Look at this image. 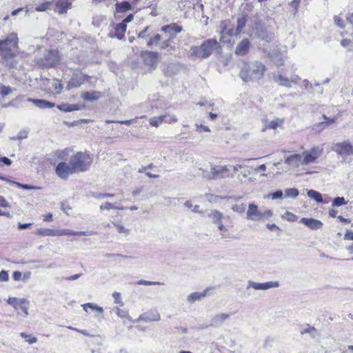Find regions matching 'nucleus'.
I'll return each instance as SVG.
<instances>
[{"mask_svg": "<svg viewBox=\"0 0 353 353\" xmlns=\"http://www.w3.org/2000/svg\"><path fill=\"white\" fill-rule=\"evenodd\" d=\"M250 42L248 39H243L240 41L235 49V54L238 56H245L249 51Z\"/></svg>", "mask_w": 353, "mask_h": 353, "instance_id": "16", "label": "nucleus"}, {"mask_svg": "<svg viewBox=\"0 0 353 353\" xmlns=\"http://www.w3.org/2000/svg\"><path fill=\"white\" fill-rule=\"evenodd\" d=\"M126 31V25L124 23H120L116 26L114 28V36L121 39L125 34V32Z\"/></svg>", "mask_w": 353, "mask_h": 353, "instance_id": "32", "label": "nucleus"}, {"mask_svg": "<svg viewBox=\"0 0 353 353\" xmlns=\"http://www.w3.org/2000/svg\"><path fill=\"white\" fill-rule=\"evenodd\" d=\"M0 206L2 207V208H9V207H10L9 203L2 196H0Z\"/></svg>", "mask_w": 353, "mask_h": 353, "instance_id": "59", "label": "nucleus"}, {"mask_svg": "<svg viewBox=\"0 0 353 353\" xmlns=\"http://www.w3.org/2000/svg\"><path fill=\"white\" fill-rule=\"evenodd\" d=\"M28 101L32 102L34 103L37 107L41 108V109H46V108H52L55 106L54 103L52 102H50L43 99H34L28 98L27 99Z\"/></svg>", "mask_w": 353, "mask_h": 353, "instance_id": "25", "label": "nucleus"}, {"mask_svg": "<svg viewBox=\"0 0 353 353\" xmlns=\"http://www.w3.org/2000/svg\"><path fill=\"white\" fill-rule=\"evenodd\" d=\"M19 39L17 34L12 32L4 39H0V51L4 52H13L12 50L18 47Z\"/></svg>", "mask_w": 353, "mask_h": 353, "instance_id": "8", "label": "nucleus"}, {"mask_svg": "<svg viewBox=\"0 0 353 353\" xmlns=\"http://www.w3.org/2000/svg\"><path fill=\"white\" fill-rule=\"evenodd\" d=\"M159 54L157 52L151 51H144L141 53V57L144 63L150 67L154 66L158 60Z\"/></svg>", "mask_w": 353, "mask_h": 353, "instance_id": "15", "label": "nucleus"}, {"mask_svg": "<svg viewBox=\"0 0 353 353\" xmlns=\"http://www.w3.org/2000/svg\"><path fill=\"white\" fill-rule=\"evenodd\" d=\"M56 174L62 179H66L69 175L75 174V171L70 164V160L68 163L61 162L55 168Z\"/></svg>", "mask_w": 353, "mask_h": 353, "instance_id": "11", "label": "nucleus"}, {"mask_svg": "<svg viewBox=\"0 0 353 353\" xmlns=\"http://www.w3.org/2000/svg\"><path fill=\"white\" fill-rule=\"evenodd\" d=\"M2 163L6 165H10L12 164L11 160L8 157H0V165H2Z\"/></svg>", "mask_w": 353, "mask_h": 353, "instance_id": "62", "label": "nucleus"}, {"mask_svg": "<svg viewBox=\"0 0 353 353\" xmlns=\"http://www.w3.org/2000/svg\"><path fill=\"white\" fill-rule=\"evenodd\" d=\"M301 334L309 333L311 335L314 336L316 334V330L315 329V327L307 325L305 328L303 329L301 331Z\"/></svg>", "mask_w": 353, "mask_h": 353, "instance_id": "48", "label": "nucleus"}, {"mask_svg": "<svg viewBox=\"0 0 353 353\" xmlns=\"http://www.w3.org/2000/svg\"><path fill=\"white\" fill-rule=\"evenodd\" d=\"M113 225L116 227L119 233L123 234L125 236L129 234L130 230L125 228L123 225L117 223H113Z\"/></svg>", "mask_w": 353, "mask_h": 353, "instance_id": "45", "label": "nucleus"}, {"mask_svg": "<svg viewBox=\"0 0 353 353\" xmlns=\"http://www.w3.org/2000/svg\"><path fill=\"white\" fill-rule=\"evenodd\" d=\"M8 303L12 305L15 309L19 307L23 303H26V299H18L15 297H10L8 301Z\"/></svg>", "mask_w": 353, "mask_h": 353, "instance_id": "37", "label": "nucleus"}, {"mask_svg": "<svg viewBox=\"0 0 353 353\" xmlns=\"http://www.w3.org/2000/svg\"><path fill=\"white\" fill-rule=\"evenodd\" d=\"M178 119L176 117V116L170 114H165L163 115L158 116V117H154L150 119V124L155 128H158L160 125L162 123H172L177 122Z\"/></svg>", "mask_w": 353, "mask_h": 353, "instance_id": "12", "label": "nucleus"}, {"mask_svg": "<svg viewBox=\"0 0 353 353\" xmlns=\"http://www.w3.org/2000/svg\"><path fill=\"white\" fill-rule=\"evenodd\" d=\"M117 314L121 318H128L129 315L127 311L117 307Z\"/></svg>", "mask_w": 353, "mask_h": 353, "instance_id": "54", "label": "nucleus"}, {"mask_svg": "<svg viewBox=\"0 0 353 353\" xmlns=\"http://www.w3.org/2000/svg\"><path fill=\"white\" fill-rule=\"evenodd\" d=\"M56 9L55 12H57L60 14H65L68 10L72 8L71 3L68 2L67 0H58L55 3Z\"/></svg>", "mask_w": 353, "mask_h": 353, "instance_id": "21", "label": "nucleus"}, {"mask_svg": "<svg viewBox=\"0 0 353 353\" xmlns=\"http://www.w3.org/2000/svg\"><path fill=\"white\" fill-rule=\"evenodd\" d=\"M265 71V66L259 61L245 63L239 72V77L245 82L253 81L262 78Z\"/></svg>", "mask_w": 353, "mask_h": 353, "instance_id": "2", "label": "nucleus"}, {"mask_svg": "<svg viewBox=\"0 0 353 353\" xmlns=\"http://www.w3.org/2000/svg\"><path fill=\"white\" fill-rule=\"evenodd\" d=\"M60 61V56L58 50H46L43 57L37 59V63L43 66L52 67Z\"/></svg>", "mask_w": 353, "mask_h": 353, "instance_id": "7", "label": "nucleus"}, {"mask_svg": "<svg viewBox=\"0 0 353 353\" xmlns=\"http://www.w3.org/2000/svg\"><path fill=\"white\" fill-rule=\"evenodd\" d=\"M212 288H206L203 292H195L190 294H189L187 297V301L190 303H194L196 301H201L204 297H205L207 295L210 294V292L211 291Z\"/></svg>", "mask_w": 353, "mask_h": 353, "instance_id": "18", "label": "nucleus"}, {"mask_svg": "<svg viewBox=\"0 0 353 353\" xmlns=\"http://www.w3.org/2000/svg\"><path fill=\"white\" fill-rule=\"evenodd\" d=\"M208 216L216 227L223 224L222 219L223 218V214L222 212L218 210H212L209 214Z\"/></svg>", "mask_w": 353, "mask_h": 353, "instance_id": "27", "label": "nucleus"}, {"mask_svg": "<svg viewBox=\"0 0 353 353\" xmlns=\"http://www.w3.org/2000/svg\"><path fill=\"white\" fill-rule=\"evenodd\" d=\"M5 181L8 182L10 184L15 185L18 188H22L23 190H39L40 187L27 185V184H23L19 182H16L10 179H6V180H4Z\"/></svg>", "mask_w": 353, "mask_h": 353, "instance_id": "34", "label": "nucleus"}, {"mask_svg": "<svg viewBox=\"0 0 353 353\" xmlns=\"http://www.w3.org/2000/svg\"><path fill=\"white\" fill-rule=\"evenodd\" d=\"M150 27L146 26L144 30L141 32H140L138 34V37L139 38H147L149 37V34H148V32L149 30Z\"/></svg>", "mask_w": 353, "mask_h": 353, "instance_id": "56", "label": "nucleus"}, {"mask_svg": "<svg viewBox=\"0 0 353 353\" xmlns=\"http://www.w3.org/2000/svg\"><path fill=\"white\" fill-rule=\"evenodd\" d=\"M279 286V281H268L265 283H257L253 281H248L246 289L253 288L255 290H267L270 288H278Z\"/></svg>", "mask_w": 353, "mask_h": 353, "instance_id": "13", "label": "nucleus"}, {"mask_svg": "<svg viewBox=\"0 0 353 353\" xmlns=\"http://www.w3.org/2000/svg\"><path fill=\"white\" fill-rule=\"evenodd\" d=\"M345 204L346 201L343 197H336L332 202L333 206H341Z\"/></svg>", "mask_w": 353, "mask_h": 353, "instance_id": "49", "label": "nucleus"}, {"mask_svg": "<svg viewBox=\"0 0 353 353\" xmlns=\"http://www.w3.org/2000/svg\"><path fill=\"white\" fill-rule=\"evenodd\" d=\"M284 120L283 119L274 118L272 121L265 120L262 131L264 132L268 129L276 130L279 127L283 125Z\"/></svg>", "mask_w": 353, "mask_h": 353, "instance_id": "19", "label": "nucleus"}, {"mask_svg": "<svg viewBox=\"0 0 353 353\" xmlns=\"http://www.w3.org/2000/svg\"><path fill=\"white\" fill-rule=\"evenodd\" d=\"M334 23L335 24L339 26V28H343L344 27V22L338 16L334 17Z\"/></svg>", "mask_w": 353, "mask_h": 353, "instance_id": "58", "label": "nucleus"}, {"mask_svg": "<svg viewBox=\"0 0 353 353\" xmlns=\"http://www.w3.org/2000/svg\"><path fill=\"white\" fill-rule=\"evenodd\" d=\"M272 79L279 85L287 88L291 87V82L296 83L300 79L296 75H294L291 79H288L284 77L281 72H274L272 75Z\"/></svg>", "mask_w": 353, "mask_h": 353, "instance_id": "14", "label": "nucleus"}, {"mask_svg": "<svg viewBox=\"0 0 353 353\" xmlns=\"http://www.w3.org/2000/svg\"><path fill=\"white\" fill-rule=\"evenodd\" d=\"M34 234L41 236H59L65 235H80L87 236L93 235L96 233L92 231H79L75 232L69 229H49V228H38Z\"/></svg>", "mask_w": 353, "mask_h": 353, "instance_id": "5", "label": "nucleus"}, {"mask_svg": "<svg viewBox=\"0 0 353 353\" xmlns=\"http://www.w3.org/2000/svg\"><path fill=\"white\" fill-rule=\"evenodd\" d=\"M245 208H246V205L244 203L236 204V205H234L232 207V210L234 212H238V213H243V212H244L245 210Z\"/></svg>", "mask_w": 353, "mask_h": 353, "instance_id": "46", "label": "nucleus"}, {"mask_svg": "<svg viewBox=\"0 0 353 353\" xmlns=\"http://www.w3.org/2000/svg\"><path fill=\"white\" fill-rule=\"evenodd\" d=\"M229 317V314L219 313L214 315L211 320V325L215 327L221 325Z\"/></svg>", "mask_w": 353, "mask_h": 353, "instance_id": "30", "label": "nucleus"}, {"mask_svg": "<svg viewBox=\"0 0 353 353\" xmlns=\"http://www.w3.org/2000/svg\"><path fill=\"white\" fill-rule=\"evenodd\" d=\"M229 168L227 165L212 166L210 173L208 176L209 179H214L215 176L223 174L229 171Z\"/></svg>", "mask_w": 353, "mask_h": 353, "instance_id": "24", "label": "nucleus"}, {"mask_svg": "<svg viewBox=\"0 0 353 353\" xmlns=\"http://www.w3.org/2000/svg\"><path fill=\"white\" fill-rule=\"evenodd\" d=\"M299 190L296 188H288L285 190L286 197L296 198L299 195Z\"/></svg>", "mask_w": 353, "mask_h": 353, "instance_id": "42", "label": "nucleus"}, {"mask_svg": "<svg viewBox=\"0 0 353 353\" xmlns=\"http://www.w3.org/2000/svg\"><path fill=\"white\" fill-rule=\"evenodd\" d=\"M332 150L343 158L353 155V143L349 140L334 143Z\"/></svg>", "mask_w": 353, "mask_h": 353, "instance_id": "9", "label": "nucleus"}, {"mask_svg": "<svg viewBox=\"0 0 353 353\" xmlns=\"http://www.w3.org/2000/svg\"><path fill=\"white\" fill-rule=\"evenodd\" d=\"M195 127L196 128V131L199 132H201V131H204V132H210V128L206 125L196 123Z\"/></svg>", "mask_w": 353, "mask_h": 353, "instance_id": "51", "label": "nucleus"}, {"mask_svg": "<svg viewBox=\"0 0 353 353\" xmlns=\"http://www.w3.org/2000/svg\"><path fill=\"white\" fill-rule=\"evenodd\" d=\"M16 54L14 52L3 53V63L7 66L14 68L17 65V61L14 59Z\"/></svg>", "mask_w": 353, "mask_h": 353, "instance_id": "22", "label": "nucleus"}, {"mask_svg": "<svg viewBox=\"0 0 353 353\" xmlns=\"http://www.w3.org/2000/svg\"><path fill=\"white\" fill-rule=\"evenodd\" d=\"M9 279V276L6 270L0 272V281H7Z\"/></svg>", "mask_w": 353, "mask_h": 353, "instance_id": "57", "label": "nucleus"}, {"mask_svg": "<svg viewBox=\"0 0 353 353\" xmlns=\"http://www.w3.org/2000/svg\"><path fill=\"white\" fill-rule=\"evenodd\" d=\"M113 208H114V205L109 202H106L104 204L101 205V206H100V209L102 210H109Z\"/></svg>", "mask_w": 353, "mask_h": 353, "instance_id": "60", "label": "nucleus"}, {"mask_svg": "<svg viewBox=\"0 0 353 353\" xmlns=\"http://www.w3.org/2000/svg\"><path fill=\"white\" fill-rule=\"evenodd\" d=\"M29 301H28L26 299V303H21V305L19 306V307L21 308V310L24 312L25 315L26 316H28V305H29Z\"/></svg>", "mask_w": 353, "mask_h": 353, "instance_id": "53", "label": "nucleus"}, {"mask_svg": "<svg viewBox=\"0 0 353 353\" xmlns=\"http://www.w3.org/2000/svg\"><path fill=\"white\" fill-rule=\"evenodd\" d=\"M53 1H44L41 3H39L35 7V10L37 12H44L50 8L52 6Z\"/></svg>", "mask_w": 353, "mask_h": 353, "instance_id": "40", "label": "nucleus"}, {"mask_svg": "<svg viewBox=\"0 0 353 353\" xmlns=\"http://www.w3.org/2000/svg\"><path fill=\"white\" fill-rule=\"evenodd\" d=\"M300 222L311 230L320 229L323 225V223L321 221L314 219L302 218Z\"/></svg>", "mask_w": 353, "mask_h": 353, "instance_id": "20", "label": "nucleus"}, {"mask_svg": "<svg viewBox=\"0 0 353 353\" xmlns=\"http://www.w3.org/2000/svg\"><path fill=\"white\" fill-rule=\"evenodd\" d=\"M138 285H163V283L159 281H150L145 280H139L137 281Z\"/></svg>", "mask_w": 353, "mask_h": 353, "instance_id": "47", "label": "nucleus"}, {"mask_svg": "<svg viewBox=\"0 0 353 353\" xmlns=\"http://www.w3.org/2000/svg\"><path fill=\"white\" fill-rule=\"evenodd\" d=\"M14 89L9 86H6L4 85H0V94L1 96L5 97L12 93Z\"/></svg>", "mask_w": 353, "mask_h": 353, "instance_id": "44", "label": "nucleus"}, {"mask_svg": "<svg viewBox=\"0 0 353 353\" xmlns=\"http://www.w3.org/2000/svg\"><path fill=\"white\" fill-rule=\"evenodd\" d=\"M57 108L65 112H72L74 110H80V106L77 104H68V103H62L61 105H57Z\"/></svg>", "mask_w": 353, "mask_h": 353, "instance_id": "33", "label": "nucleus"}, {"mask_svg": "<svg viewBox=\"0 0 353 353\" xmlns=\"http://www.w3.org/2000/svg\"><path fill=\"white\" fill-rule=\"evenodd\" d=\"M139 319L145 322L159 321L161 319V316L157 312L154 313H143L139 316Z\"/></svg>", "mask_w": 353, "mask_h": 353, "instance_id": "29", "label": "nucleus"}, {"mask_svg": "<svg viewBox=\"0 0 353 353\" xmlns=\"http://www.w3.org/2000/svg\"><path fill=\"white\" fill-rule=\"evenodd\" d=\"M220 48L219 43L215 39H209L204 41L200 46H192L188 56L192 59H204L211 56Z\"/></svg>", "mask_w": 353, "mask_h": 353, "instance_id": "1", "label": "nucleus"}, {"mask_svg": "<svg viewBox=\"0 0 353 353\" xmlns=\"http://www.w3.org/2000/svg\"><path fill=\"white\" fill-rule=\"evenodd\" d=\"M303 161V157L301 154H295L290 155L285 160V163L288 164L290 166L292 167H299L300 165H302Z\"/></svg>", "mask_w": 353, "mask_h": 353, "instance_id": "23", "label": "nucleus"}, {"mask_svg": "<svg viewBox=\"0 0 353 353\" xmlns=\"http://www.w3.org/2000/svg\"><path fill=\"white\" fill-rule=\"evenodd\" d=\"M82 82H83V80L81 79V77L79 79H78V78H72L69 81L68 86L69 88H77V87H79L81 85Z\"/></svg>", "mask_w": 353, "mask_h": 353, "instance_id": "43", "label": "nucleus"}, {"mask_svg": "<svg viewBox=\"0 0 353 353\" xmlns=\"http://www.w3.org/2000/svg\"><path fill=\"white\" fill-rule=\"evenodd\" d=\"M161 39V37L159 34H156L154 37H151L148 42V46L151 47L153 44L158 43Z\"/></svg>", "mask_w": 353, "mask_h": 353, "instance_id": "50", "label": "nucleus"}, {"mask_svg": "<svg viewBox=\"0 0 353 353\" xmlns=\"http://www.w3.org/2000/svg\"><path fill=\"white\" fill-rule=\"evenodd\" d=\"M246 23L247 19L245 16H241L238 18L236 28H234V27L230 25L229 21H221L220 24V41L223 43L230 42V37L239 35L245 28Z\"/></svg>", "mask_w": 353, "mask_h": 353, "instance_id": "3", "label": "nucleus"}, {"mask_svg": "<svg viewBox=\"0 0 353 353\" xmlns=\"http://www.w3.org/2000/svg\"><path fill=\"white\" fill-rule=\"evenodd\" d=\"M256 36L267 42H270L274 39V34L272 32L268 31L266 28H261L256 30Z\"/></svg>", "mask_w": 353, "mask_h": 353, "instance_id": "26", "label": "nucleus"}, {"mask_svg": "<svg viewBox=\"0 0 353 353\" xmlns=\"http://www.w3.org/2000/svg\"><path fill=\"white\" fill-rule=\"evenodd\" d=\"M261 216V212L258 210L257 205L250 203L247 211V219L252 221H260Z\"/></svg>", "mask_w": 353, "mask_h": 353, "instance_id": "17", "label": "nucleus"}, {"mask_svg": "<svg viewBox=\"0 0 353 353\" xmlns=\"http://www.w3.org/2000/svg\"><path fill=\"white\" fill-rule=\"evenodd\" d=\"M82 307L85 312H87V308H90L92 310L97 311L99 313H102L103 312V307H101L93 303H85V304L82 305Z\"/></svg>", "mask_w": 353, "mask_h": 353, "instance_id": "38", "label": "nucleus"}, {"mask_svg": "<svg viewBox=\"0 0 353 353\" xmlns=\"http://www.w3.org/2000/svg\"><path fill=\"white\" fill-rule=\"evenodd\" d=\"M217 228L220 231V235L222 239H230L232 237L228 229L223 224L218 226Z\"/></svg>", "mask_w": 353, "mask_h": 353, "instance_id": "39", "label": "nucleus"}, {"mask_svg": "<svg viewBox=\"0 0 353 353\" xmlns=\"http://www.w3.org/2000/svg\"><path fill=\"white\" fill-rule=\"evenodd\" d=\"M115 6H116V10L118 12H126L128 10H131V8H132L130 3L128 1H122L120 3H117Z\"/></svg>", "mask_w": 353, "mask_h": 353, "instance_id": "36", "label": "nucleus"}, {"mask_svg": "<svg viewBox=\"0 0 353 353\" xmlns=\"http://www.w3.org/2000/svg\"><path fill=\"white\" fill-rule=\"evenodd\" d=\"M323 151V148L320 146L313 147L310 150L304 151L302 154V165H307L316 163L317 159L322 155Z\"/></svg>", "mask_w": 353, "mask_h": 353, "instance_id": "10", "label": "nucleus"}, {"mask_svg": "<svg viewBox=\"0 0 353 353\" xmlns=\"http://www.w3.org/2000/svg\"><path fill=\"white\" fill-rule=\"evenodd\" d=\"M344 239L348 241H353V231L347 230L344 235Z\"/></svg>", "mask_w": 353, "mask_h": 353, "instance_id": "61", "label": "nucleus"}, {"mask_svg": "<svg viewBox=\"0 0 353 353\" xmlns=\"http://www.w3.org/2000/svg\"><path fill=\"white\" fill-rule=\"evenodd\" d=\"M272 199H281L283 196V192L281 190H278L272 194Z\"/></svg>", "mask_w": 353, "mask_h": 353, "instance_id": "63", "label": "nucleus"}, {"mask_svg": "<svg viewBox=\"0 0 353 353\" xmlns=\"http://www.w3.org/2000/svg\"><path fill=\"white\" fill-rule=\"evenodd\" d=\"M102 94L100 92H85L81 94L82 98L87 101H94L98 100L102 97Z\"/></svg>", "mask_w": 353, "mask_h": 353, "instance_id": "31", "label": "nucleus"}, {"mask_svg": "<svg viewBox=\"0 0 353 353\" xmlns=\"http://www.w3.org/2000/svg\"><path fill=\"white\" fill-rule=\"evenodd\" d=\"M12 276L14 281H19L21 279L22 274L19 271H15L13 272Z\"/></svg>", "mask_w": 353, "mask_h": 353, "instance_id": "64", "label": "nucleus"}, {"mask_svg": "<svg viewBox=\"0 0 353 353\" xmlns=\"http://www.w3.org/2000/svg\"><path fill=\"white\" fill-rule=\"evenodd\" d=\"M24 96H18L14 99H12L11 101H10L8 104L4 105L3 107H8V106H13V107H18L20 103L24 101Z\"/></svg>", "mask_w": 353, "mask_h": 353, "instance_id": "41", "label": "nucleus"}, {"mask_svg": "<svg viewBox=\"0 0 353 353\" xmlns=\"http://www.w3.org/2000/svg\"><path fill=\"white\" fill-rule=\"evenodd\" d=\"M112 297L114 298V302L116 303H119V304L123 305V303H122L121 299V294H120V292H114L112 294Z\"/></svg>", "mask_w": 353, "mask_h": 353, "instance_id": "55", "label": "nucleus"}, {"mask_svg": "<svg viewBox=\"0 0 353 353\" xmlns=\"http://www.w3.org/2000/svg\"><path fill=\"white\" fill-rule=\"evenodd\" d=\"M161 30L168 36V39L165 41H163L161 46V49H165L170 46V43L175 38L176 34L181 32L183 30V28L181 26H179L176 23H172L163 26L161 28Z\"/></svg>", "mask_w": 353, "mask_h": 353, "instance_id": "6", "label": "nucleus"}, {"mask_svg": "<svg viewBox=\"0 0 353 353\" xmlns=\"http://www.w3.org/2000/svg\"><path fill=\"white\" fill-rule=\"evenodd\" d=\"M52 86L56 93L59 94L61 92L62 90V85L58 81H53Z\"/></svg>", "mask_w": 353, "mask_h": 353, "instance_id": "52", "label": "nucleus"}, {"mask_svg": "<svg viewBox=\"0 0 353 353\" xmlns=\"http://www.w3.org/2000/svg\"><path fill=\"white\" fill-rule=\"evenodd\" d=\"M307 195L309 198L314 199L317 203H323V202L322 194L316 190H307Z\"/></svg>", "mask_w": 353, "mask_h": 353, "instance_id": "35", "label": "nucleus"}, {"mask_svg": "<svg viewBox=\"0 0 353 353\" xmlns=\"http://www.w3.org/2000/svg\"><path fill=\"white\" fill-rule=\"evenodd\" d=\"M70 160L76 173L87 171L92 163V157L88 153L82 152H77Z\"/></svg>", "mask_w": 353, "mask_h": 353, "instance_id": "4", "label": "nucleus"}, {"mask_svg": "<svg viewBox=\"0 0 353 353\" xmlns=\"http://www.w3.org/2000/svg\"><path fill=\"white\" fill-rule=\"evenodd\" d=\"M270 57L277 67L281 66L284 64L285 55L283 53H281V52H275L271 53Z\"/></svg>", "mask_w": 353, "mask_h": 353, "instance_id": "28", "label": "nucleus"}]
</instances>
